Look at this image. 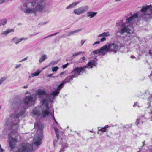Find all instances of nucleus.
<instances>
[{
    "mask_svg": "<svg viewBox=\"0 0 152 152\" xmlns=\"http://www.w3.org/2000/svg\"><path fill=\"white\" fill-rule=\"evenodd\" d=\"M92 53L96 54L100 53L102 55H104L106 54L104 46L102 47L100 49L93 51Z\"/></svg>",
    "mask_w": 152,
    "mask_h": 152,
    "instance_id": "obj_13",
    "label": "nucleus"
},
{
    "mask_svg": "<svg viewBox=\"0 0 152 152\" xmlns=\"http://www.w3.org/2000/svg\"><path fill=\"white\" fill-rule=\"evenodd\" d=\"M21 64H20L19 65H16L15 66V68L18 69V68H19V67H20V66H21Z\"/></svg>",
    "mask_w": 152,
    "mask_h": 152,
    "instance_id": "obj_34",
    "label": "nucleus"
},
{
    "mask_svg": "<svg viewBox=\"0 0 152 152\" xmlns=\"http://www.w3.org/2000/svg\"><path fill=\"white\" fill-rule=\"evenodd\" d=\"M106 53L108 52H113L115 53L119 51L122 46L118 42H114L104 45Z\"/></svg>",
    "mask_w": 152,
    "mask_h": 152,
    "instance_id": "obj_6",
    "label": "nucleus"
},
{
    "mask_svg": "<svg viewBox=\"0 0 152 152\" xmlns=\"http://www.w3.org/2000/svg\"><path fill=\"white\" fill-rule=\"evenodd\" d=\"M59 68L58 66H55L53 67L52 68V71L53 72L56 71Z\"/></svg>",
    "mask_w": 152,
    "mask_h": 152,
    "instance_id": "obj_25",
    "label": "nucleus"
},
{
    "mask_svg": "<svg viewBox=\"0 0 152 152\" xmlns=\"http://www.w3.org/2000/svg\"><path fill=\"white\" fill-rule=\"evenodd\" d=\"M35 100L34 96L31 95L26 96L20 105L16 102L12 103V106L15 113L11 114L6 119L5 124V125L10 127L11 132L9 134L8 138L9 146L12 150L15 148L17 141V137L18 134L16 131L18 127L19 118L24 117L25 109L29 106L34 105Z\"/></svg>",
    "mask_w": 152,
    "mask_h": 152,
    "instance_id": "obj_1",
    "label": "nucleus"
},
{
    "mask_svg": "<svg viewBox=\"0 0 152 152\" xmlns=\"http://www.w3.org/2000/svg\"><path fill=\"white\" fill-rule=\"evenodd\" d=\"M16 152H31L33 150L32 145L28 143H23L18 148Z\"/></svg>",
    "mask_w": 152,
    "mask_h": 152,
    "instance_id": "obj_7",
    "label": "nucleus"
},
{
    "mask_svg": "<svg viewBox=\"0 0 152 152\" xmlns=\"http://www.w3.org/2000/svg\"><path fill=\"white\" fill-rule=\"evenodd\" d=\"M151 113H152V110L151 111Z\"/></svg>",
    "mask_w": 152,
    "mask_h": 152,
    "instance_id": "obj_62",
    "label": "nucleus"
},
{
    "mask_svg": "<svg viewBox=\"0 0 152 152\" xmlns=\"http://www.w3.org/2000/svg\"><path fill=\"white\" fill-rule=\"evenodd\" d=\"M5 1V0H0V4H2Z\"/></svg>",
    "mask_w": 152,
    "mask_h": 152,
    "instance_id": "obj_42",
    "label": "nucleus"
},
{
    "mask_svg": "<svg viewBox=\"0 0 152 152\" xmlns=\"http://www.w3.org/2000/svg\"><path fill=\"white\" fill-rule=\"evenodd\" d=\"M87 17H89L91 18L95 16L97 14L96 12H89L87 13Z\"/></svg>",
    "mask_w": 152,
    "mask_h": 152,
    "instance_id": "obj_18",
    "label": "nucleus"
},
{
    "mask_svg": "<svg viewBox=\"0 0 152 152\" xmlns=\"http://www.w3.org/2000/svg\"><path fill=\"white\" fill-rule=\"evenodd\" d=\"M85 40H81V44L82 45H83V44L85 42Z\"/></svg>",
    "mask_w": 152,
    "mask_h": 152,
    "instance_id": "obj_38",
    "label": "nucleus"
},
{
    "mask_svg": "<svg viewBox=\"0 0 152 152\" xmlns=\"http://www.w3.org/2000/svg\"><path fill=\"white\" fill-rule=\"evenodd\" d=\"M100 43V42L99 41H97V42H95L93 44V45L94 46L96 44H99Z\"/></svg>",
    "mask_w": 152,
    "mask_h": 152,
    "instance_id": "obj_36",
    "label": "nucleus"
},
{
    "mask_svg": "<svg viewBox=\"0 0 152 152\" xmlns=\"http://www.w3.org/2000/svg\"><path fill=\"white\" fill-rule=\"evenodd\" d=\"M98 131H101L102 130V128H101L100 127H98Z\"/></svg>",
    "mask_w": 152,
    "mask_h": 152,
    "instance_id": "obj_41",
    "label": "nucleus"
},
{
    "mask_svg": "<svg viewBox=\"0 0 152 152\" xmlns=\"http://www.w3.org/2000/svg\"><path fill=\"white\" fill-rule=\"evenodd\" d=\"M83 61V60H82V59H81V58H80L79 60V62L81 63V62H82Z\"/></svg>",
    "mask_w": 152,
    "mask_h": 152,
    "instance_id": "obj_53",
    "label": "nucleus"
},
{
    "mask_svg": "<svg viewBox=\"0 0 152 152\" xmlns=\"http://www.w3.org/2000/svg\"><path fill=\"white\" fill-rule=\"evenodd\" d=\"M7 23V20L6 19H3L0 20V23L1 25H4Z\"/></svg>",
    "mask_w": 152,
    "mask_h": 152,
    "instance_id": "obj_23",
    "label": "nucleus"
},
{
    "mask_svg": "<svg viewBox=\"0 0 152 152\" xmlns=\"http://www.w3.org/2000/svg\"><path fill=\"white\" fill-rule=\"evenodd\" d=\"M64 72H61V73L60 74H61V75H62L63 74H64Z\"/></svg>",
    "mask_w": 152,
    "mask_h": 152,
    "instance_id": "obj_57",
    "label": "nucleus"
},
{
    "mask_svg": "<svg viewBox=\"0 0 152 152\" xmlns=\"http://www.w3.org/2000/svg\"><path fill=\"white\" fill-rule=\"evenodd\" d=\"M109 126L108 125H106L104 127V128L105 129H107L109 127Z\"/></svg>",
    "mask_w": 152,
    "mask_h": 152,
    "instance_id": "obj_49",
    "label": "nucleus"
},
{
    "mask_svg": "<svg viewBox=\"0 0 152 152\" xmlns=\"http://www.w3.org/2000/svg\"><path fill=\"white\" fill-rule=\"evenodd\" d=\"M53 77H54V78H55V76H53Z\"/></svg>",
    "mask_w": 152,
    "mask_h": 152,
    "instance_id": "obj_63",
    "label": "nucleus"
},
{
    "mask_svg": "<svg viewBox=\"0 0 152 152\" xmlns=\"http://www.w3.org/2000/svg\"><path fill=\"white\" fill-rule=\"evenodd\" d=\"M146 120V118L144 116H140L137 119L136 124L137 125L140 122L142 123L143 122L145 121Z\"/></svg>",
    "mask_w": 152,
    "mask_h": 152,
    "instance_id": "obj_15",
    "label": "nucleus"
},
{
    "mask_svg": "<svg viewBox=\"0 0 152 152\" xmlns=\"http://www.w3.org/2000/svg\"><path fill=\"white\" fill-rule=\"evenodd\" d=\"M131 58H135V57H134V56H131Z\"/></svg>",
    "mask_w": 152,
    "mask_h": 152,
    "instance_id": "obj_56",
    "label": "nucleus"
},
{
    "mask_svg": "<svg viewBox=\"0 0 152 152\" xmlns=\"http://www.w3.org/2000/svg\"><path fill=\"white\" fill-rule=\"evenodd\" d=\"M133 31V27L130 25L127 26H124L119 31V33L121 35H122L124 33H126L128 35L127 36V39H124L125 41L128 40L130 39V38L129 36V34L132 32Z\"/></svg>",
    "mask_w": 152,
    "mask_h": 152,
    "instance_id": "obj_8",
    "label": "nucleus"
},
{
    "mask_svg": "<svg viewBox=\"0 0 152 152\" xmlns=\"http://www.w3.org/2000/svg\"><path fill=\"white\" fill-rule=\"evenodd\" d=\"M89 9L88 6L85 5L80 7L73 10V13L75 15H79L84 13L87 12Z\"/></svg>",
    "mask_w": 152,
    "mask_h": 152,
    "instance_id": "obj_9",
    "label": "nucleus"
},
{
    "mask_svg": "<svg viewBox=\"0 0 152 152\" xmlns=\"http://www.w3.org/2000/svg\"><path fill=\"white\" fill-rule=\"evenodd\" d=\"M142 144H143V145H142V146L141 147V148H142L145 145V141H144L143 142H142Z\"/></svg>",
    "mask_w": 152,
    "mask_h": 152,
    "instance_id": "obj_47",
    "label": "nucleus"
},
{
    "mask_svg": "<svg viewBox=\"0 0 152 152\" xmlns=\"http://www.w3.org/2000/svg\"><path fill=\"white\" fill-rule=\"evenodd\" d=\"M1 107L0 106V109H1Z\"/></svg>",
    "mask_w": 152,
    "mask_h": 152,
    "instance_id": "obj_64",
    "label": "nucleus"
},
{
    "mask_svg": "<svg viewBox=\"0 0 152 152\" xmlns=\"http://www.w3.org/2000/svg\"><path fill=\"white\" fill-rule=\"evenodd\" d=\"M81 59H82L83 60H85L86 58L85 57H83L81 58Z\"/></svg>",
    "mask_w": 152,
    "mask_h": 152,
    "instance_id": "obj_51",
    "label": "nucleus"
},
{
    "mask_svg": "<svg viewBox=\"0 0 152 152\" xmlns=\"http://www.w3.org/2000/svg\"><path fill=\"white\" fill-rule=\"evenodd\" d=\"M4 150L1 147V146L0 144V152H3Z\"/></svg>",
    "mask_w": 152,
    "mask_h": 152,
    "instance_id": "obj_35",
    "label": "nucleus"
},
{
    "mask_svg": "<svg viewBox=\"0 0 152 152\" xmlns=\"http://www.w3.org/2000/svg\"><path fill=\"white\" fill-rule=\"evenodd\" d=\"M137 102H136V103H135L134 104V105H133L134 107H135L137 105Z\"/></svg>",
    "mask_w": 152,
    "mask_h": 152,
    "instance_id": "obj_48",
    "label": "nucleus"
},
{
    "mask_svg": "<svg viewBox=\"0 0 152 152\" xmlns=\"http://www.w3.org/2000/svg\"><path fill=\"white\" fill-rule=\"evenodd\" d=\"M53 115V118L54 119V120H55V121L56 122V123H57V122L56 121V120H55V118L54 117V116Z\"/></svg>",
    "mask_w": 152,
    "mask_h": 152,
    "instance_id": "obj_55",
    "label": "nucleus"
},
{
    "mask_svg": "<svg viewBox=\"0 0 152 152\" xmlns=\"http://www.w3.org/2000/svg\"><path fill=\"white\" fill-rule=\"evenodd\" d=\"M97 64L96 61L91 60L84 67H76L72 72L74 77H75L81 75L86 71V69H91L93 66H96Z\"/></svg>",
    "mask_w": 152,
    "mask_h": 152,
    "instance_id": "obj_5",
    "label": "nucleus"
},
{
    "mask_svg": "<svg viewBox=\"0 0 152 152\" xmlns=\"http://www.w3.org/2000/svg\"><path fill=\"white\" fill-rule=\"evenodd\" d=\"M6 78L4 77H1V78L0 79V85L6 80Z\"/></svg>",
    "mask_w": 152,
    "mask_h": 152,
    "instance_id": "obj_27",
    "label": "nucleus"
},
{
    "mask_svg": "<svg viewBox=\"0 0 152 152\" xmlns=\"http://www.w3.org/2000/svg\"><path fill=\"white\" fill-rule=\"evenodd\" d=\"M57 138L58 139H59V134L58 133H56V134Z\"/></svg>",
    "mask_w": 152,
    "mask_h": 152,
    "instance_id": "obj_39",
    "label": "nucleus"
},
{
    "mask_svg": "<svg viewBox=\"0 0 152 152\" xmlns=\"http://www.w3.org/2000/svg\"><path fill=\"white\" fill-rule=\"evenodd\" d=\"M107 131V129H105L104 127L102 128V130L101 132H105Z\"/></svg>",
    "mask_w": 152,
    "mask_h": 152,
    "instance_id": "obj_31",
    "label": "nucleus"
},
{
    "mask_svg": "<svg viewBox=\"0 0 152 152\" xmlns=\"http://www.w3.org/2000/svg\"><path fill=\"white\" fill-rule=\"evenodd\" d=\"M57 142V140H54L53 141V145H54L55 146V144Z\"/></svg>",
    "mask_w": 152,
    "mask_h": 152,
    "instance_id": "obj_45",
    "label": "nucleus"
},
{
    "mask_svg": "<svg viewBox=\"0 0 152 152\" xmlns=\"http://www.w3.org/2000/svg\"><path fill=\"white\" fill-rule=\"evenodd\" d=\"M106 40V38H105V37H103L101 39L100 41L101 42H103V41H105Z\"/></svg>",
    "mask_w": 152,
    "mask_h": 152,
    "instance_id": "obj_33",
    "label": "nucleus"
},
{
    "mask_svg": "<svg viewBox=\"0 0 152 152\" xmlns=\"http://www.w3.org/2000/svg\"><path fill=\"white\" fill-rule=\"evenodd\" d=\"M110 36V34L109 32H104L102 34H99L98 37H107Z\"/></svg>",
    "mask_w": 152,
    "mask_h": 152,
    "instance_id": "obj_22",
    "label": "nucleus"
},
{
    "mask_svg": "<svg viewBox=\"0 0 152 152\" xmlns=\"http://www.w3.org/2000/svg\"><path fill=\"white\" fill-rule=\"evenodd\" d=\"M150 98H152V94L151 95V96H150V97L148 98V99L149 100H151V99H150Z\"/></svg>",
    "mask_w": 152,
    "mask_h": 152,
    "instance_id": "obj_46",
    "label": "nucleus"
},
{
    "mask_svg": "<svg viewBox=\"0 0 152 152\" xmlns=\"http://www.w3.org/2000/svg\"><path fill=\"white\" fill-rule=\"evenodd\" d=\"M66 147H64V146H63L60 149L59 152H64V149L65 148H66L67 146L66 145Z\"/></svg>",
    "mask_w": 152,
    "mask_h": 152,
    "instance_id": "obj_28",
    "label": "nucleus"
},
{
    "mask_svg": "<svg viewBox=\"0 0 152 152\" xmlns=\"http://www.w3.org/2000/svg\"><path fill=\"white\" fill-rule=\"evenodd\" d=\"M65 82L63 81L58 86L56 91H54L51 94H47L46 91L41 89H38L36 94L38 95L40 102L42 103L41 107H43L42 110V115L43 117L47 116L50 114V112L48 104L52 102L55 97L59 93V91L63 87Z\"/></svg>",
    "mask_w": 152,
    "mask_h": 152,
    "instance_id": "obj_2",
    "label": "nucleus"
},
{
    "mask_svg": "<svg viewBox=\"0 0 152 152\" xmlns=\"http://www.w3.org/2000/svg\"><path fill=\"white\" fill-rule=\"evenodd\" d=\"M47 56L45 54L43 55L39 59V62L42 63L43 61H44L46 59H47Z\"/></svg>",
    "mask_w": 152,
    "mask_h": 152,
    "instance_id": "obj_21",
    "label": "nucleus"
},
{
    "mask_svg": "<svg viewBox=\"0 0 152 152\" xmlns=\"http://www.w3.org/2000/svg\"><path fill=\"white\" fill-rule=\"evenodd\" d=\"M54 130H55V131L56 134V133H58V130L57 128H55L54 129Z\"/></svg>",
    "mask_w": 152,
    "mask_h": 152,
    "instance_id": "obj_43",
    "label": "nucleus"
},
{
    "mask_svg": "<svg viewBox=\"0 0 152 152\" xmlns=\"http://www.w3.org/2000/svg\"><path fill=\"white\" fill-rule=\"evenodd\" d=\"M27 57H26L25 58H24V59H23L22 60L20 61H19L20 62H22V61H24L26 60L27 59Z\"/></svg>",
    "mask_w": 152,
    "mask_h": 152,
    "instance_id": "obj_40",
    "label": "nucleus"
},
{
    "mask_svg": "<svg viewBox=\"0 0 152 152\" xmlns=\"http://www.w3.org/2000/svg\"><path fill=\"white\" fill-rule=\"evenodd\" d=\"M40 133L38 136H36L34 138L33 142L36 146H37L41 144V140L42 137V133L41 130H40Z\"/></svg>",
    "mask_w": 152,
    "mask_h": 152,
    "instance_id": "obj_10",
    "label": "nucleus"
},
{
    "mask_svg": "<svg viewBox=\"0 0 152 152\" xmlns=\"http://www.w3.org/2000/svg\"><path fill=\"white\" fill-rule=\"evenodd\" d=\"M40 72V71H37L36 72L32 73L31 75L32 77H33L35 76H37Z\"/></svg>",
    "mask_w": 152,
    "mask_h": 152,
    "instance_id": "obj_24",
    "label": "nucleus"
},
{
    "mask_svg": "<svg viewBox=\"0 0 152 152\" xmlns=\"http://www.w3.org/2000/svg\"><path fill=\"white\" fill-rule=\"evenodd\" d=\"M121 0H115V1H121Z\"/></svg>",
    "mask_w": 152,
    "mask_h": 152,
    "instance_id": "obj_58",
    "label": "nucleus"
},
{
    "mask_svg": "<svg viewBox=\"0 0 152 152\" xmlns=\"http://www.w3.org/2000/svg\"><path fill=\"white\" fill-rule=\"evenodd\" d=\"M138 18L147 21L152 18V5H146L142 7L141 10L127 19L130 23L135 21Z\"/></svg>",
    "mask_w": 152,
    "mask_h": 152,
    "instance_id": "obj_3",
    "label": "nucleus"
},
{
    "mask_svg": "<svg viewBox=\"0 0 152 152\" xmlns=\"http://www.w3.org/2000/svg\"><path fill=\"white\" fill-rule=\"evenodd\" d=\"M82 28H80V29H78L76 30L75 31H70V32H69L68 33L67 36H70L71 35L74 33L79 32L80 31H82Z\"/></svg>",
    "mask_w": 152,
    "mask_h": 152,
    "instance_id": "obj_20",
    "label": "nucleus"
},
{
    "mask_svg": "<svg viewBox=\"0 0 152 152\" xmlns=\"http://www.w3.org/2000/svg\"><path fill=\"white\" fill-rule=\"evenodd\" d=\"M58 34V33H54L53 34H51L50 35H49L47 37H46L45 38H47V37H51V36H55V35L57 34Z\"/></svg>",
    "mask_w": 152,
    "mask_h": 152,
    "instance_id": "obj_30",
    "label": "nucleus"
},
{
    "mask_svg": "<svg viewBox=\"0 0 152 152\" xmlns=\"http://www.w3.org/2000/svg\"><path fill=\"white\" fill-rule=\"evenodd\" d=\"M40 109L39 107L34 108L32 112L31 115L34 118L37 119L41 114Z\"/></svg>",
    "mask_w": 152,
    "mask_h": 152,
    "instance_id": "obj_11",
    "label": "nucleus"
},
{
    "mask_svg": "<svg viewBox=\"0 0 152 152\" xmlns=\"http://www.w3.org/2000/svg\"><path fill=\"white\" fill-rule=\"evenodd\" d=\"M1 23H0V27L1 26Z\"/></svg>",
    "mask_w": 152,
    "mask_h": 152,
    "instance_id": "obj_60",
    "label": "nucleus"
},
{
    "mask_svg": "<svg viewBox=\"0 0 152 152\" xmlns=\"http://www.w3.org/2000/svg\"><path fill=\"white\" fill-rule=\"evenodd\" d=\"M27 39V38L22 37L19 39L17 37H15L12 38L11 41L14 42L16 45H17L19 43L23 40H25Z\"/></svg>",
    "mask_w": 152,
    "mask_h": 152,
    "instance_id": "obj_12",
    "label": "nucleus"
},
{
    "mask_svg": "<svg viewBox=\"0 0 152 152\" xmlns=\"http://www.w3.org/2000/svg\"><path fill=\"white\" fill-rule=\"evenodd\" d=\"M6 78L4 77H1V78L0 79V85L6 80Z\"/></svg>",
    "mask_w": 152,
    "mask_h": 152,
    "instance_id": "obj_26",
    "label": "nucleus"
},
{
    "mask_svg": "<svg viewBox=\"0 0 152 152\" xmlns=\"http://www.w3.org/2000/svg\"><path fill=\"white\" fill-rule=\"evenodd\" d=\"M14 31V30L13 29H8L7 30L2 31L1 33V34L3 35H7L9 33Z\"/></svg>",
    "mask_w": 152,
    "mask_h": 152,
    "instance_id": "obj_19",
    "label": "nucleus"
},
{
    "mask_svg": "<svg viewBox=\"0 0 152 152\" xmlns=\"http://www.w3.org/2000/svg\"><path fill=\"white\" fill-rule=\"evenodd\" d=\"M121 27L125 25V24L123 22L121 23Z\"/></svg>",
    "mask_w": 152,
    "mask_h": 152,
    "instance_id": "obj_44",
    "label": "nucleus"
},
{
    "mask_svg": "<svg viewBox=\"0 0 152 152\" xmlns=\"http://www.w3.org/2000/svg\"><path fill=\"white\" fill-rule=\"evenodd\" d=\"M149 54V55H150V56H152V53H151V52L150 51H149V53H148Z\"/></svg>",
    "mask_w": 152,
    "mask_h": 152,
    "instance_id": "obj_50",
    "label": "nucleus"
},
{
    "mask_svg": "<svg viewBox=\"0 0 152 152\" xmlns=\"http://www.w3.org/2000/svg\"><path fill=\"white\" fill-rule=\"evenodd\" d=\"M85 52H82V51H79L77 52L76 53H75L73 54L72 56L70 58H68V59H66V60H72L74 58L77 56L82 53H85Z\"/></svg>",
    "mask_w": 152,
    "mask_h": 152,
    "instance_id": "obj_16",
    "label": "nucleus"
},
{
    "mask_svg": "<svg viewBox=\"0 0 152 152\" xmlns=\"http://www.w3.org/2000/svg\"><path fill=\"white\" fill-rule=\"evenodd\" d=\"M53 75L52 74H50L47 76V77H50L53 76Z\"/></svg>",
    "mask_w": 152,
    "mask_h": 152,
    "instance_id": "obj_37",
    "label": "nucleus"
},
{
    "mask_svg": "<svg viewBox=\"0 0 152 152\" xmlns=\"http://www.w3.org/2000/svg\"><path fill=\"white\" fill-rule=\"evenodd\" d=\"M28 93V92H27L25 94H27V93Z\"/></svg>",
    "mask_w": 152,
    "mask_h": 152,
    "instance_id": "obj_59",
    "label": "nucleus"
},
{
    "mask_svg": "<svg viewBox=\"0 0 152 152\" xmlns=\"http://www.w3.org/2000/svg\"><path fill=\"white\" fill-rule=\"evenodd\" d=\"M58 62L57 61H52L50 63V65H53L56 64Z\"/></svg>",
    "mask_w": 152,
    "mask_h": 152,
    "instance_id": "obj_29",
    "label": "nucleus"
},
{
    "mask_svg": "<svg viewBox=\"0 0 152 152\" xmlns=\"http://www.w3.org/2000/svg\"><path fill=\"white\" fill-rule=\"evenodd\" d=\"M68 65H69V63H67L66 64L62 66L63 68L64 69L66 68L67 67V66H68Z\"/></svg>",
    "mask_w": 152,
    "mask_h": 152,
    "instance_id": "obj_32",
    "label": "nucleus"
},
{
    "mask_svg": "<svg viewBox=\"0 0 152 152\" xmlns=\"http://www.w3.org/2000/svg\"><path fill=\"white\" fill-rule=\"evenodd\" d=\"M90 132H92V131H90Z\"/></svg>",
    "mask_w": 152,
    "mask_h": 152,
    "instance_id": "obj_61",
    "label": "nucleus"
},
{
    "mask_svg": "<svg viewBox=\"0 0 152 152\" xmlns=\"http://www.w3.org/2000/svg\"><path fill=\"white\" fill-rule=\"evenodd\" d=\"M37 0H35L34 2L28 5V9L26 11L27 14H35L39 12H44L48 9V4L45 0H39L36 5Z\"/></svg>",
    "mask_w": 152,
    "mask_h": 152,
    "instance_id": "obj_4",
    "label": "nucleus"
},
{
    "mask_svg": "<svg viewBox=\"0 0 152 152\" xmlns=\"http://www.w3.org/2000/svg\"><path fill=\"white\" fill-rule=\"evenodd\" d=\"M28 88V86L27 85H26L23 86V88Z\"/></svg>",
    "mask_w": 152,
    "mask_h": 152,
    "instance_id": "obj_52",
    "label": "nucleus"
},
{
    "mask_svg": "<svg viewBox=\"0 0 152 152\" xmlns=\"http://www.w3.org/2000/svg\"><path fill=\"white\" fill-rule=\"evenodd\" d=\"M66 145L67 148V144H65V145H62V147L63 146H64V147H66Z\"/></svg>",
    "mask_w": 152,
    "mask_h": 152,
    "instance_id": "obj_54",
    "label": "nucleus"
},
{
    "mask_svg": "<svg viewBox=\"0 0 152 152\" xmlns=\"http://www.w3.org/2000/svg\"><path fill=\"white\" fill-rule=\"evenodd\" d=\"M79 3V2L78 1L73 2L72 4L67 6L66 7V9H69L73 8L75 7Z\"/></svg>",
    "mask_w": 152,
    "mask_h": 152,
    "instance_id": "obj_17",
    "label": "nucleus"
},
{
    "mask_svg": "<svg viewBox=\"0 0 152 152\" xmlns=\"http://www.w3.org/2000/svg\"><path fill=\"white\" fill-rule=\"evenodd\" d=\"M72 75V74L71 72L69 74V75L63 81L65 82V83H66L70 82L71 81L73 80V78H75V77H74L73 76V75Z\"/></svg>",
    "mask_w": 152,
    "mask_h": 152,
    "instance_id": "obj_14",
    "label": "nucleus"
}]
</instances>
